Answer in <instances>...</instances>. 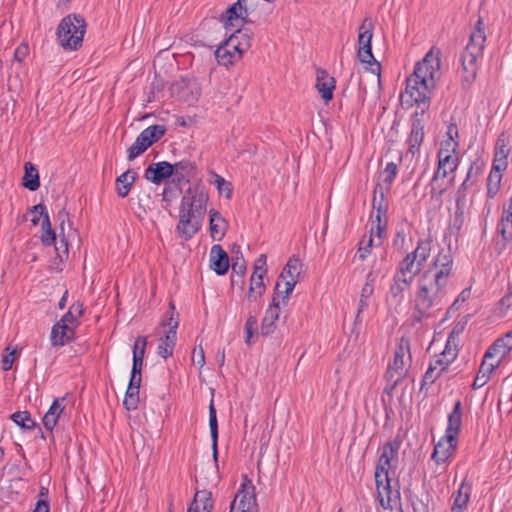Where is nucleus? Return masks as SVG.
I'll return each mask as SVG.
<instances>
[{
    "label": "nucleus",
    "instance_id": "obj_1",
    "mask_svg": "<svg viewBox=\"0 0 512 512\" xmlns=\"http://www.w3.org/2000/svg\"><path fill=\"white\" fill-rule=\"evenodd\" d=\"M453 271V257L450 250L441 249L429 267L417 280L414 295L413 320L422 322L434 316L446 304L447 285Z\"/></svg>",
    "mask_w": 512,
    "mask_h": 512
},
{
    "label": "nucleus",
    "instance_id": "obj_2",
    "mask_svg": "<svg viewBox=\"0 0 512 512\" xmlns=\"http://www.w3.org/2000/svg\"><path fill=\"white\" fill-rule=\"evenodd\" d=\"M440 68L441 51L432 47L406 79L405 95L425 113L430 107L437 80L440 78Z\"/></svg>",
    "mask_w": 512,
    "mask_h": 512
},
{
    "label": "nucleus",
    "instance_id": "obj_3",
    "mask_svg": "<svg viewBox=\"0 0 512 512\" xmlns=\"http://www.w3.org/2000/svg\"><path fill=\"white\" fill-rule=\"evenodd\" d=\"M209 200L204 186L189 187L180 203L179 220L175 231L177 236L184 240H191L202 228Z\"/></svg>",
    "mask_w": 512,
    "mask_h": 512
},
{
    "label": "nucleus",
    "instance_id": "obj_4",
    "mask_svg": "<svg viewBox=\"0 0 512 512\" xmlns=\"http://www.w3.org/2000/svg\"><path fill=\"white\" fill-rule=\"evenodd\" d=\"M486 42L485 26L482 17L479 16L469 41L460 54L461 87L467 91L477 77L478 61L483 56Z\"/></svg>",
    "mask_w": 512,
    "mask_h": 512
},
{
    "label": "nucleus",
    "instance_id": "obj_5",
    "mask_svg": "<svg viewBox=\"0 0 512 512\" xmlns=\"http://www.w3.org/2000/svg\"><path fill=\"white\" fill-rule=\"evenodd\" d=\"M459 143L451 141H442L437 153V169L429 183L430 194L432 198H441L447 191V185L444 183L446 177H450L449 182L455 179V172L459 165L458 150Z\"/></svg>",
    "mask_w": 512,
    "mask_h": 512
},
{
    "label": "nucleus",
    "instance_id": "obj_6",
    "mask_svg": "<svg viewBox=\"0 0 512 512\" xmlns=\"http://www.w3.org/2000/svg\"><path fill=\"white\" fill-rule=\"evenodd\" d=\"M86 20L77 13L65 16L57 27V40L65 50L76 51L82 47L86 33Z\"/></svg>",
    "mask_w": 512,
    "mask_h": 512
},
{
    "label": "nucleus",
    "instance_id": "obj_7",
    "mask_svg": "<svg viewBox=\"0 0 512 512\" xmlns=\"http://www.w3.org/2000/svg\"><path fill=\"white\" fill-rule=\"evenodd\" d=\"M373 30V21L366 17L359 26L357 57L361 63L368 64L370 66L369 70L371 73L379 77L381 74V64L374 58L372 53L371 40L373 37Z\"/></svg>",
    "mask_w": 512,
    "mask_h": 512
},
{
    "label": "nucleus",
    "instance_id": "obj_8",
    "mask_svg": "<svg viewBox=\"0 0 512 512\" xmlns=\"http://www.w3.org/2000/svg\"><path fill=\"white\" fill-rule=\"evenodd\" d=\"M254 490L250 480L242 483L230 504V512H258Z\"/></svg>",
    "mask_w": 512,
    "mask_h": 512
},
{
    "label": "nucleus",
    "instance_id": "obj_9",
    "mask_svg": "<svg viewBox=\"0 0 512 512\" xmlns=\"http://www.w3.org/2000/svg\"><path fill=\"white\" fill-rule=\"evenodd\" d=\"M424 115V110H416L410 120L411 130L406 140V143L408 145V152L411 153L413 156L420 152V147L424 140Z\"/></svg>",
    "mask_w": 512,
    "mask_h": 512
},
{
    "label": "nucleus",
    "instance_id": "obj_10",
    "mask_svg": "<svg viewBox=\"0 0 512 512\" xmlns=\"http://www.w3.org/2000/svg\"><path fill=\"white\" fill-rule=\"evenodd\" d=\"M253 33L247 28L237 29L228 38H225V44L231 46L234 52L238 53V58L251 47Z\"/></svg>",
    "mask_w": 512,
    "mask_h": 512
},
{
    "label": "nucleus",
    "instance_id": "obj_11",
    "mask_svg": "<svg viewBox=\"0 0 512 512\" xmlns=\"http://www.w3.org/2000/svg\"><path fill=\"white\" fill-rule=\"evenodd\" d=\"M412 283V280L394 273L389 285L387 300L395 305H400L404 301L405 292L410 289Z\"/></svg>",
    "mask_w": 512,
    "mask_h": 512
},
{
    "label": "nucleus",
    "instance_id": "obj_12",
    "mask_svg": "<svg viewBox=\"0 0 512 512\" xmlns=\"http://www.w3.org/2000/svg\"><path fill=\"white\" fill-rule=\"evenodd\" d=\"M172 91L177 92L178 98L189 104L196 102L200 96V88L192 79H181L173 84Z\"/></svg>",
    "mask_w": 512,
    "mask_h": 512
},
{
    "label": "nucleus",
    "instance_id": "obj_13",
    "mask_svg": "<svg viewBox=\"0 0 512 512\" xmlns=\"http://www.w3.org/2000/svg\"><path fill=\"white\" fill-rule=\"evenodd\" d=\"M171 176H173L172 164L167 161L152 163L144 172L145 179L157 185Z\"/></svg>",
    "mask_w": 512,
    "mask_h": 512
},
{
    "label": "nucleus",
    "instance_id": "obj_14",
    "mask_svg": "<svg viewBox=\"0 0 512 512\" xmlns=\"http://www.w3.org/2000/svg\"><path fill=\"white\" fill-rule=\"evenodd\" d=\"M248 16L247 0H238L221 14L220 20L225 25H232L235 19H241L244 23H253Z\"/></svg>",
    "mask_w": 512,
    "mask_h": 512
},
{
    "label": "nucleus",
    "instance_id": "obj_15",
    "mask_svg": "<svg viewBox=\"0 0 512 512\" xmlns=\"http://www.w3.org/2000/svg\"><path fill=\"white\" fill-rule=\"evenodd\" d=\"M458 439L451 440L449 436L444 435L435 445L432 453V460L437 464L445 463L456 451Z\"/></svg>",
    "mask_w": 512,
    "mask_h": 512
},
{
    "label": "nucleus",
    "instance_id": "obj_16",
    "mask_svg": "<svg viewBox=\"0 0 512 512\" xmlns=\"http://www.w3.org/2000/svg\"><path fill=\"white\" fill-rule=\"evenodd\" d=\"M210 268L217 275H225L230 267L229 256L221 245L215 244L210 250Z\"/></svg>",
    "mask_w": 512,
    "mask_h": 512
},
{
    "label": "nucleus",
    "instance_id": "obj_17",
    "mask_svg": "<svg viewBox=\"0 0 512 512\" xmlns=\"http://www.w3.org/2000/svg\"><path fill=\"white\" fill-rule=\"evenodd\" d=\"M510 139L509 136L502 132L496 141L494 158L492 166H496L499 169H507L508 161L507 158L510 154Z\"/></svg>",
    "mask_w": 512,
    "mask_h": 512
},
{
    "label": "nucleus",
    "instance_id": "obj_18",
    "mask_svg": "<svg viewBox=\"0 0 512 512\" xmlns=\"http://www.w3.org/2000/svg\"><path fill=\"white\" fill-rule=\"evenodd\" d=\"M402 440L400 436H396L393 440L387 442L383 446L382 454L379 457L376 468L389 471L391 468V462L393 459L398 457V452L401 447Z\"/></svg>",
    "mask_w": 512,
    "mask_h": 512
},
{
    "label": "nucleus",
    "instance_id": "obj_19",
    "mask_svg": "<svg viewBox=\"0 0 512 512\" xmlns=\"http://www.w3.org/2000/svg\"><path fill=\"white\" fill-rule=\"evenodd\" d=\"M462 402L457 400L454 403L452 411L448 414V423L445 431V435L449 436L451 440L458 439L462 428Z\"/></svg>",
    "mask_w": 512,
    "mask_h": 512
},
{
    "label": "nucleus",
    "instance_id": "obj_20",
    "mask_svg": "<svg viewBox=\"0 0 512 512\" xmlns=\"http://www.w3.org/2000/svg\"><path fill=\"white\" fill-rule=\"evenodd\" d=\"M280 302L277 300V297L272 298V303L267 308L265 312V316L262 319L261 323V334L263 336L271 335L276 329V321L279 318V308Z\"/></svg>",
    "mask_w": 512,
    "mask_h": 512
},
{
    "label": "nucleus",
    "instance_id": "obj_21",
    "mask_svg": "<svg viewBox=\"0 0 512 512\" xmlns=\"http://www.w3.org/2000/svg\"><path fill=\"white\" fill-rule=\"evenodd\" d=\"M336 81L333 77H330L328 73L323 69L317 70L316 88L321 94V97L325 103L329 102L333 98V91L335 89Z\"/></svg>",
    "mask_w": 512,
    "mask_h": 512
},
{
    "label": "nucleus",
    "instance_id": "obj_22",
    "mask_svg": "<svg viewBox=\"0 0 512 512\" xmlns=\"http://www.w3.org/2000/svg\"><path fill=\"white\" fill-rule=\"evenodd\" d=\"M227 229V221L218 211L211 209L209 211V230L212 239L215 241L222 240L226 234Z\"/></svg>",
    "mask_w": 512,
    "mask_h": 512
},
{
    "label": "nucleus",
    "instance_id": "obj_23",
    "mask_svg": "<svg viewBox=\"0 0 512 512\" xmlns=\"http://www.w3.org/2000/svg\"><path fill=\"white\" fill-rule=\"evenodd\" d=\"M65 401V397L56 398L51 404L48 411L45 413L43 417V425L48 431H52L54 427L57 425L61 414L65 409V405L63 404Z\"/></svg>",
    "mask_w": 512,
    "mask_h": 512
},
{
    "label": "nucleus",
    "instance_id": "obj_24",
    "mask_svg": "<svg viewBox=\"0 0 512 512\" xmlns=\"http://www.w3.org/2000/svg\"><path fill=\"white\" fill-rule=\"evenodd\" d=\"M497 230L504 241H512V197L503 206Z\"/></svg>",
    "mask_w": 512,
    "mask_h": 512
},
{
    "label": "nucleus",
    "instance_id": "obj_25",
    "mask_svg": "<svg viewBox=\"0 0 512 512\" xmlns=\"http://www.w3.org/2000/svg\"><path fill=\"white\" fill-rule=\"evenodd\" d=\"M173 182L180 184L182 181L189 182L190 178L196 174V165L189 160H181L172 164Z\"/></svg>",
    "mask_w": 512,
    "mask_h": 512
},
{
    "label": "nucleus",
    "instance_id": "obj_26",
    "mask_svg": "<svg viewBox=\"0 0 512 512\" xmlns=\"http://www.w3.org/2000/svg\"><path fill=\"white\" fill-rule=\"evenodd\" d=\"M213 509V500L211 492L207 490L197 491L187 512H211Z\"/></svg>",
    "mask_w": 512,
    "mask_h": 512
},
{
    "label": "nucleus",
    "instance_id": "obj_27",
    "mask_svg": "<svg viewBox=\"0 0 512 512\" xmlns=\"http://www.w3.org/2000/svg\"><path fill=\"white\" fill-rule=\"evenodd\" d=\"M472 492V483L465 478L456 492L451 512H464Z\"/></svg>",
    "mask_w": 512,
    "mask_h": 512
},
{
    "label": "nucleus",
    "instance_id": "obj_28",
    "mask_svg": "<svg viewBox=\"0 0 512 512\" xmlns=\"http://www.w3.org/2000/svg\"><path fill=\"white\" fill-rule=\"evenodd\" d=\"M423 266L414 260L408 253L398 264L395 273L414 281L415 277L420 274Z\"/></svg>",
    "mask_w": 512,
    "mask_h": 512
},
{
    "label": "nucleus",
    "instance_id": "obj_29",
    "mask_svg": "<svg viewBox=\"0 0 512 512\" xmlns=\"http://www.w3.org/2000/svg\"><path fill=\"white\" fill-rule=\"evenodd\" d=\"M74 328L56 323L51 330V343L53 346H63L74 336Z\"/></svg>",
    "mask_w": 512,
    "mask_h": 512
},
{
    "label": "nucleus",
    "instance_id": "obj_30",
    "mask_svg": "<svg viewBox=\"0 0 512 512\" xmlns=\"http://www.w3.org/2000/svg\"><path fill=\"white\" fill-rule=\"evenodd\" d=\"M209 428H210V435L212 440V456L217 463L218 461V422H217V413L216 409L214 407L213 401H211L209 405Z\"/></svg>",
    "mask_w": 512,
    "mask_h": 512
},
{
    "label": "nucleus",
    "instance_id": "obj_31",
    "mask_svg": "<svg viewBox=\"0 0 512 512\" xmlns=\"http://www.w3.org/2000/svg\"><path fill=\"white\" fill-rule=\"evenodd\" d=\"M136 177V173H132L130 170H127L116 178L115 186L119 197L125 198L128 196Z\"/></svg>",
    "mask_w": 512,
    "mask_h": 512
},
{
    "label": "nucleus",
    "instance_id": "obj_32",
    "mask_svg": "<svg viewBox=\"0 0 512 512\" xmlns=\"http://www.w3.org/2000/svg\"><path fill=\"white\" fill-rule=\"evenodd\" d=\"M232 254V273L236 274L239 277L241 284L244 283L243 277L246 273V261L241 252L240 245L234 244L231 249Z\"/></svg>",
    "mask_w": 512,
    "mask_h": 512
},
{
    "label": "nucleus",
    "instance_id": "obj_33",
    "mask_svg": "<svg viewBox=\"0 0 512 512\" xmlns=\"http://www.w3.org/2000/svg\"><path fill=\"white\" fill-rule=\"evenodd\" d=\"M505 170L506 169H499L496 166H492L487 178V198L493 199L497 195L500 190L501 180Z\"/></svg>",
    "mask_w": 512,
    "mask_h": 512
},
{
    "label": "nucleus",
    "instance_id": "obj_34",
    "mask_svg": "<svg viewBox=\"0 0 512 512\" xmlns=\"http://www.w3.org/2000/svg\"><path fill=\"white\" fill-rule=\"evenodd\" d=\"M177 336H174L172 332H166L165 335L160 339V343L157 347V354L167 359L173 355V351L176 345Z\"/></svg>",
    "mask_w": 512,
    "mask_h": 512
},
{
    "label": "nucleus",
    "instance_id": "obj_35",
    "mask_svg": "<svg viewBox=\"0 0 512 512\" xmlns=\"http://www.w3.org/2000/svg\"><path fill=\"white\" fill-rule=\"evenodd\" d=\"M302 268V263L299 258L296 256L291 257L287 264L285 265L283 271L280 274L281 279L289 278V281L295 280L297 284L300 272Z\"/></svg>",
    "mask_w": 512,
    "mask_h": 512
},
{
    "label": "nucleus",
    "instance_id": "obj_36",
    "mask_svg": "<svg viewBox=\"0 0 512 512\" xmlns=\"http://www.w3.org/2000/svg\"><path fill=\"white\" fill-rule=\"evenodd\" d=\"M235 53L231 46L225 44V39L221 40L214 52L219 65L228 66L233 63Z\"/></svg>",
    "mask_w": 512,
    "mask_h": 512
},
{
    "label": "nucleus",
    "instance_id": "obj_37",
    "mask_svg": "<svg viewBox=\"0 0 512 512\" xmlns=\"http://www.w3.org/2000/svg\"><path fill=\"white\" fill-rule=\"evenodd\" d=\"M23 186L30 191H36L40 187V179L37 168L30 162L25 164Z\"/></svg>",
    "mask_w": 512,
    "mask_h": 512
},
{
    "label": "nucleus",
    "instance_id": "obj_38",
    "mask_svg": "<svg viewBox=\"0 0 512 512\" xmlns=\"http://www.w3.org/2000/svg\"><path fill=\"white\" fill-rule=\"evenodd\" d=\"M444 371H445V367L440 368L439 370H436V365L430 363L427 371L425 372V374L423 376V379L421 382V387H420V392L424 393V396L428 395L429 387L435 383V381L442 375V373Z\"/></svg>",
    "mask_w": 512,
    "mask_h": 512
},
{
    "label": "nucleus",
    "instance_id": "obj_39",
    "mask_svg": "<svg viewBox=\"0 0 512 512\" xmlns=\"http://www.w3.org/2000/svg\"><path fill=\"white\" fill-rule=\"evenodd\" d=\"M431 253V240H419L417 247L410 252L411 257L420 263L421 266L427 261Z\"/></svg>",
    "mask_w": 512,
    "mask_h": 512
},
{
    "label": "nucleus",
    "instance_id": "obj_40",
    "mask_svg": "<svg viewBox=\"0 0 512 512\" xmlns=\"http://www.w3.org/2000/svg\"><path fill=\"white\" fill-rule=\"evenodd\" d=\"M380 505L384 508H390L391 502L393 499H399L400 498V492L399 490H392L391 487V479H389L385 486L381 489V491L377 492Z\"/></svg>",
    "mask_w": 512,
    "mask_h": 512
},
{
    "label": "nucleus",
    "instance_id": "obj_41",
    "mask_svg": "<svg viewBox=\"0 0 512 512\" xmlns=\"http://www.w3.org/2000/svg\"><path fill=\"white\" fill-rule=\"evenodd\" d=\"M372 208L374 212L387 213L388 202L381 184L377 183L373 190Z\"/></svg>",
    "mask_w": 512,
    "mask_h": 512
},
{
    "label": "nucleus",
    "instance_id": "obj_42",
    "mask_svg": "<svg viewBox=\"0 0 512 512\" xmlns=\"http://www.w3.org/2000/svg\"><path fill=\"white\" fill-rule=\"evenodd\" d=\"M147 346V338L145 336H138L133 346V363L134 367H143V360Z\"/></svg>",
    "mask_w": 512,
    "mask_h": 512
},
{
    "label": "nucleus",
    "instance_id": "obj_43",
    "mask_svg": "<svg viewBox=\"0 0 512 512\" xmlns=\"http://www.w3.org/2000/svg\"><path fill=\"white\" fill-rule=\"evenodd\" d=\"M11 419L21 428L29 430L38 427L39 431L42 432L41 428L31 418V414L28 411H17L11 415ZM41 435L42 438H44L43 433H41Z\"/></svg>",
    "mask_w": 512,
    "mask_h": 512
},
{
    "label": "nucleus",
    "instance_id": "obj_44",
    "mask_svg": "<svg viewBox=\"0 0 512 512\" xmlns=\"http://www.w3.org/2000/svg\"><path fill=\"white\" fill-rule=\"evenodd\" d=\"M484 167V161L480 157L476 158L471 162L465 180L474 185L478 181L480 175L483 173Z\"/></svg>",
    "mask_w": 512,
    "mask_h": 512
},
{
    "label": "nucleus",
    "instance_id": "obj_45",
    "mask_svg": "<svg viewBox=\"0 0 512 512\" xmlns=\"http://www.w3.org/2000/svg\"><path fill=\"white\" fill-rule=\"evenodd\" d=\"M394 374H396L397 377H401L402 379L405 375L404 360L401 359V356L399 354L394 355L393 361L388 366V370L386 372L387 381H391L392 378H394Z\"/></svg>",
    "mask_w": 512,
    "mask_h": 512
},
{
    "label": "nucleus",
    "instance_id": "obj_46",
    "mask_svg": "<svg viewBox=\"0 0 512 512\" xmlns=\"http://www.w3.org/2000/svg\"><path fill=\"white\" fill-rule=\"evenodd\" d=\"M296 283L295 280L289 281L286 280L285 282L277 281L275 285V293L273 297H279V295L283 294L282 296V303L285 305L288 301L289 295L292 293Z\"/></svg>",
    "mask_w": 512,
    "mask_h": 512
},
{
    "label": "nucleus",
    "instance_id": "obj_47",
    "mask_svg": "<svg viewBox=\"0 0 512 512\" xmlns=\"http://www.w3.org/2000/svg\"><path fill=\"white\" fill-rule=\"evenodd\" d=\"M265 291V285L263 283V279L255 276H251L250 278V287L248 293V300L256 301Z\"/></svg>",
    "mask_w": 512,
    "mask_h": 512
},
{
    "label": "nucleus",
    "instance_id": "obj_48",
    "mask_svg": "<svg viewBox=\"0 0 512 512\" xmlns=\"http://www.w3.org/2000/svg\"><path fill=\"white\" fill-rule=\"evenodd\" d=\"M139 390L136 387L128 386L125 394L123 404L129 411L135 410L139 403Z\"/></svg>",
    "mask_w": 512,
    "mask_h": 512
},
{
    "label": "nucleus",
    "instance_id": "obj_49",
    "mask_svg": "<svg viewBox=\"0 0 512 512\" xmlns=\"http://www.w3.org/2000/svg\"><path fill=\"white\" fill-rule=\"evenodd\" d=\"M166 127L164 125H152L145 128L143 131L146 134L148 141H150L151 146L160 140L166 133Z\"/></svg>",
    "mask_w": 512,
    "mask_h": 512
},
{
    "label": "nucleus",
    "instance_id": "obj_50",
    "mask_svg": "<svg viewBox=\"0 0 512 512\" xmlns=\"http://www.w3.org/2000/svg\"><path fill=\"white\" fill-rule=\"evenodd\" d=\"M373 247V238L372 235H369L368 239L364 236L358 245L357 257L360 261H365L367 257L371 254Z\"/></svg>",
    "mask_w": 512,
    "mask_h": 512
},
{
    "label": "nucleus",
    "instance_id": "obj_51",
    "mask_svg": "<svg viewBox=\"0 0 512 512\" xmlns=\"http://www.w3.org/2000/svg\"><path fill=\"white\" fill-rule=\"evenodd\" d=\"M505 349L502 348L501 343H499V340L497 339L485 352V358L486 359H493L495 357H498L497 360H500V362L503 360V358L507 355Z\"/></svg>",
    "mask_w": 512,
    "mask_h": 512
},
{
    "label": "nucleus",
    "instance_id": "obj_52",
    "mask_svg": "<svg viewBox=\"0 0 512 512\" xmlns=\"http://www.w3.org/2000/svg\"><path fill=\"white\" fill-rule=\"evenodd\" d=\"M170 306V309H171V314L168 316V314L165 315V318L162 320L161 324L163 326H168L169 329L167 332H172L174 333V336H177V328L179 326V320L178 318H174V310H175V305L173 302H170L169 304Z\"/></svg>",
    "mask_w": 512,
    "mask_h": 512
},
{
    "label": "nucleus",
    "instance_id": "obj_53",
    "mask_svg": "<svg viewBox=\"0 0 512 512\" xmlns=\"http://www.w3.org/2000/svg\"><path fill=\"white\" fill-rule=\"evenodd\" d=\"M257 324H258L257 317L255 315H249L246 320V323H245V333H246L245 343L249 346L252 344L251 339H252L254 333L257 331Z\"/></svg>",
    "mask_w": 512,
    "mask_h": 512
},
{
    "label": "nucleus",
    "instance_id": "obj_54",
    "mask_svg": "<svg viewBox=\"0 0 512 512\" xmlns=\"http://www.w3.org/2000/svg\"><path fill=\"white\" fill-rule=\"evenodd\" d=\"M449 343H450V339L448 340L447 345H446L442 355L443 356L450 355L451 358L447 359L446 361L443 358H439V359L435 360L434 362H431L432 364L436 365V370H439L440 368H444V367H445V370H447L449 364L456 358L457 353L456 352L452 353L451 349L448 346Z\"/></svg>",
    "mask_w": 512,
    "mask_h": 512
},
{
    "label": "nucleus",
    "instance_id": "obj_55",
    "mask_svg": "<svg viewBox=\"0 0 512 512\" xmlns=\"http://www.w3.org/2000/svg\"><path fill=\"white\" fill-rule=\"evenodd\" d=\"M491 359H486L483 357V361L480 365L478 374H482L484 377L487 376L490 379L491 373L500 365V360L490 361Z\"/></svg>",
    "mask_w": 512,
    "mask_h": 512
},
{
    "label": "nucleus",
    "instance_id": "obj_56",
    "mask_svg": "<svg viewBox=\"0 0 512 512\" xmlns=\"http://www.w3.org/2000/svg\"><path fill=\"white\" fill-rule=\"evenodd\" d=\"M471 186L473 185L464 179L456 191L455 206H465L467 190Z\"/></svg>",
    "mask_w": 512,
    "mask_h": 512
},
{
    "label": "nucleus",
    "instance_id": "obj_57",
    "mask_svg": "<svg viewBox=\"0 0 512 512\" xmlns=\"http://www.w3.org/2000/svg\"><path fill=\"white\" fill-rule=\"evenodd\" d=\"M266 260H267V258H266L265 254L259 255V257L255 261L254 271L251 276H255V278H258V277H260L262 279L264 278V276L267 273Z\"/></svg>",
    "mask_w": 512,
    "mask_h": 512
},
{
    "label": "nucleus",
    "instance_id": "obj_58",
    "mask_svg": "<svg viewBox=\"0 0 512 512\" xmlns=\"http://www.w3.org/2000/svg\"><path fill=\"white\" fill-rule=\"evenodd\" d=\"M398 173V167L394 162L387 163L383 174L385 175L383 182L388 186V188L393 183L394 179L396 178V175Z\"/></svg>",
    "mask_w": 512,
    "mask_h": 512
},
{
    "label": "nucleus",
    "instance_id": "obj_59",
    "mask_svg": "<svg viewBox=\"0 0 512 512\" xmlns=\"http://www.w3.org/2000/svg\"><path fill=\"white\" fill-rule=\"evenodd\" d=\"M470 296V290L464 289L457 298L453 301V303L448 307L447 314L451 315L452 313L459 310L460 305L465 302Z\"/></svg>",
    "mask_w": 512,
    "mask_h": 512
},
{
    "label": "nucleus",
    "instance_id": "obj_60",
    "mask_svg": "<svg viewBox=\"0 0 512 512\" xmlns=\"http://www.w3.org/2000/svg\"><path fill=\"white\" fill-rule=\"evenodd\" d=\"M374 477H375V483H376V490H377V492L381 491L383 486H385L387 481L390 479L389 471L382 470V467L375 468Z\"/></svg>",
    "mask_w": 512,
    "mask_h": 512
},
{
    "label": "nucleus",
    "instance_id": "obj_61",
    "mask_svg": "<svg viewBox=\"0 0 512 512\" xmlns=\"http://www.w3.org/2000/svg\"><path fill=\"white\" fill-rule=\"evenodd\" d=\"M465 206H455V215L453 220V227L460 231L461 228L464 225L465 222V213H464Z\"/></svg>",
    "mask_w": 512,
    "mask_h": 512
},
{
    "label": "nucleus",
    "instance_id": "obj_62",
    "mask_svg": "<svg viewBox=\"0 0 512 512\" xmlns=\"http://www.w3.org/2000/svg\"><path fill=\"white\" fill-rule=\"evenodd\" d=\"M54 245L56 254L61 261L63 260L64 257H68V241L64 236L61 237L58 243L55 242Z\"/></svg>",
    "mask_w": 512,
    "mask_h": 512
},
{
    "label": "nucleus",
    "instance_id": "obj_63",
    "mask_svg": "<svg viewBox=\"0 0 512 512\" xmlns=\"http://www.w3.org/2000/svg\"><path fill=\"white\" fill-rule=\"evenodd\" d=\"M215 183L217 184V188H218L220 193L225 192V197L227 199L231 198L232 188H231V183L230 182H227V181H225L224 178H222L220 176H217V178L215 180Z\"/></svg>",
    "mask_w": 512,
    "mask_h": 512
},
{
    "label": "nucleus",
    "instance_id": "obj_64",
    "mask_svg": "<svg viewBox=\"0 0 512 512\" xmlns=\"http://www.w3.org/2000/svg\"><path fill=\"white\" fill-rule=\"evenodd\" d=\"M147 149L143 147L141 144H138L137 140L134 141V143L129 147L128 149V156L127 159L129 161L134 160L139 155L144 153Z\"/></svg>",
    "mask_w": 512,
    "mask_h": 512
}]
</instances>
